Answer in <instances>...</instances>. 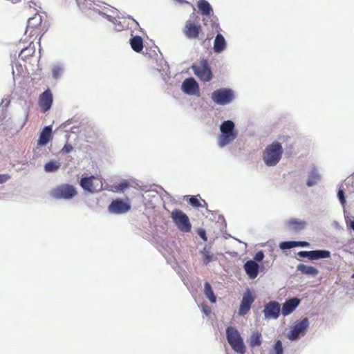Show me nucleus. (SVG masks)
I'll return each instance as SVG.
<instances>
[{
  "instance_id": "35",
  "label": "nucleus",
  "mask_w": 354,
  "mask_h": 354,
  "mask_svg": "<svg viewBox=\"0 0 354 354\" xmlns=\"http://www.w3.org/2000/svg\"><path fill=\"white\" fill-rule=\"evenodd\" d=\"M297 255L301 258H308L311 260V251H300Z\"/></svg>"
},
{
  "instance_id": "29",
  "label": "nucleus",
  "mask_w": 354,
  "mask_h": 354,
  "mask_svg": "<svg viewBox=\"0 0 354 354\" xmlns=\"http://www.w3.org/2000/svg\"><path fill=\"white\" fill-rule=\"evenodd\" d=\"M189 203L194 207H207V203L205 200L199 201L196 196H192L189 200Z\"/></svg>"
},
{
  "instance_id": "18",
  "label": "nucleus",
  "mask_w": 354,
  "mask_h": 354,
  "mask_svg": "<svg viewBox=\"0 0 354 354\" xmlns=\"http://www.w3.org/2000/svg\"><path fill=\"white\" fill-rule=\"evenodd\" d=\"M243 267L246 274L250 279H254L258 276L259 266L254 261H248Z\"/></svg>"
},
{
  "instance_id": "7",
  "label": "nucleus",
  "mask_w": 354,
  "mask_h": 354,
  "mask_svg": "<svg viewBox=\"0 0 354 354\" xmlns=\"http://www.w3.org/2000/svg\"><path fill=\"white\" fill-rule=\"evenodd\" d=\"M192 69L194 74L203 82H209L212 78V73L206 59H203L193 65Z\"/></svg>"
},
{
  "instance_id": "47",
  "label": "nucleus",
  "mask_w": 354,
  "mask_h": 354,
  "mask_svg": "<svg viewBox=\"0 0 354 354\" xmlns=\"http://www.w3.org/2000/svg\"><path fill=\"white\" fill-rule=\"evenodd\" d=\"M108 10H111V9H113V7H111L110 8H106Z\"/></svg>"
},
{
  "instance_id": "30",
  "label": "nucleus",
  "mask_w": 354,
  "mask_h": 354,
  "mask_svg": "<svg viewBox=\"0 0 354 354\" xmlns=\"http://www.w3.org/2000/svg\"><path fill=\"white\" fill-rule=\"evenodd\" d=\"M203 254V261L205 265L209 263L213 259V254L205 247L201 251Z\"/></svg>"
},
{
  "instance_id": "20",
  "label": "nucleus",
  "mask_w": 354,
  "mask_h": 354,
  "mask_svg": "<svg viewBox=\"0 0 354 354\" xmlns=\"http://www.w3.org/2000/svg\"><path fill=\"white\" fill-rule=\"evenodd\" d=\"M287 225L289 230L298 232L305 229L306 223L297 218H291L287 222Z\"/></svg>"
},
{
  "instance_id": "49",
  "label": "nucleus",
  "mask_w": 354,
  "mask_h": 354,
  "mask_svg": "<svg viewBox=\"0 0 354 354\" xmlns=\"http://www.w3.org/2000/svg\"><path fill=\"white\" fill-rule=\"evenodd\" d=\"M352 278H354V273L351 276Z\"/></svg>"
},
{
  "instance_id": "4",
  "label": "nucleus",
  "mask_w": 354,
  "mask_h": 354,
  "mask_svg": "<svg viewBox=\"0 0 354 354\" xmlns=\"http://www.w3.org/2000/svg\"><path fill=\"white\" fill-rule=\"evenodd\" d=\"M77 194L75 187L70 184H62L52 189L50 192L51 197L55 199L68 200Z\"/></svg>"
},
{
  "instance_id": "5",
  "label": "nucleus",
  "mask_w": 354,
  "mask_h": 354,
  "mask_svg": "<svg viewBox=\"0 0 354 354\" xmlns=\"http://www.w3.org/2000/svg\"><path fill=\"white\" fill-rule=\"evenodd\" d=\"M171 218L178 230L183 232L191 231L192 225L186 214L182 210L175 209L171 213Z\"/></svg>"
},
{
  "instance_id": "17",
  "label": "nucleus",
  "mask_w": 354,
  "mask_h": 354,
  "mask_svg": "<svg viewBox=\"0 0 354 354\" xmlns=\"http://www.w3.org/2000/svg\"><path fill=\"white\" fill-rule=\"evenodd\" d=\"M299 304L300 299L297 297L287 299L282 306L281 314L283 316H287L291 314L296 309V308L299 306Z\"/></svg>"
},
{
  "instance_id": "48",
  "label": "nucleus",
  "mask_w": 354,
  "mask_h": 354,
  "mask_svg": "<svg viewBox=\"0 0 354 354\" xmlns=\"http://www.w3.org/2000/svg\"><path fill=\"white\" fill-rule=\"evenodd\" d=\"M26 49H23L21 52V54H22Z\"/></svg>"
},
{
  "instance_id": "26",
  "label": "nucleus",
  "mask_w": 354,
  "mask_h": 354,
  "mask_svg": "<svg viewBox=\"0 0 354 354\" xmlns=\"http://www.w3.org/2000/svg\"><path fill=\"white\" fill-rule=\"evenodd\" d=\"M204 294L207 298L212 303H215L216 301V297L213 292L211 285L208 282H205L204 285Z\"/></svg>"
},
{
  "instance_id": "37",
  "label": "nucleus",
  "mask_w": 354,
  "mask_h": 354,
  "mask_svg": "<svg viewBox=\"0 0 354 354\" xmlns=\"http://www.w3.org/2000/svg\"><path fill=\"white\" fill-rule=\"evenodd\" d=\"M73 149V147L70 144H66L64 147L62 149V152L64 153H68L71 152Z\"/></svg>"
},
{
  "instance_id": "21",
  "label": "nucleus",
  "mask_w": 354,
  "mask_h": 354,
  "mask_svg": "<svg viewBox=\"0 0 354 354\" xmlns=\"http://www.w3.org/2000/svg\"><path fill=\"white\" fill-rule=\"evenodd\" d=\"M226 48V41L224 37L221 34L216 36L214 43V50L215 53H220Z\"/></svg>"
},
{
  "instance_id": "25",
  "label": "nucleus",
  "mask_w": 354,
  "mask_h": 354,
  "mask_svg": "<svg viewBox=\"0 0 354 354\" xmlns=\"http://www.w3.org/2000/svg\"><path fill=\"white\" fill-rule=\"evenodd\" d=\"M330 257V252L328 250H312L311 260L326 259Z\"/></svg>"
},
{
  "instance_id": "9",
  "label": "nucleus",
  "mask_w": 354,
  "mask_h": 354,
  "mask_svg": "<svg viewBox=\"0 0 354 354\" xmlns=\"http://www.w3.org/2000/svg\"><path fill=\"white\" fill-rule=\"evenodd\" d=\"M308 327L309 321L307 318L302 319L296 322L288 335V339L295 341L297 340L299 336L305 335Z\"/></svg>"
},
{
  "instance_id": "16",
  "label": "nucleus",
  "mask_w": 354,
  "mask_h": 354,
  "mask_svg": "<svg viewBox=\"0 0 354 354\" xmlns=\"http://www.w3.org/2000/svg\"><path fill=\"white\" fill-rule=\"evenodd\" d=\"M183 91L188 95H198L199 88L196 81L192 78H187L182 84Z\"/></svg>"
},
{
  "instance_id": "15",
  "label": "nucleus",
  "mask_w": 354,
  "mask_h": 354,
  "mask_svg": "<svg viewBox=\"0 0 354 354\" xmlns=\"http://www.w3.org/2000/svg\"><path fill=\"white\" fill-rule=\"evenodd\" d=\"M38 104L44 113L50 109L53 104V94L49 88L39 95Z\"/></svg>"
},
{
  "instance_id": "1",
  "label": "nucleus",
  "mask_w": 354,
  "mask_h": 354,
  "mask_svg": "<svg viewBox=\"0 0 354 354\" xmlns=\"http://www.w3.org/2000/svg\"><path fill=\"white\" fill-rule=\"evenodd\" d=\"M283 148L278 142H274L267 146L263 153V160L267 166L276 165L281 158Z\"/></svg>"
},
{
  "instance_id": "10",
  "label": "nucleus",
  "mask_w": 354,
  "mask_h": 354,
  "mask_svg": "<svg viewBox=\"0 0 354 354\" xmlns=\"http://www.w3.org/2000/svg\"><path fill=\"white\" fill-rule=\"evenodd\" d=\"M42 19L38 13L35 14L32 17L28 20L26 33L30 32V36H37L41 32Z\"/></svg>"
},
{
  "instance_id": "38",
  "label": "nucleus",
  "mask_w": 354,
  "mask_h": 354,
  "mask_svg": "<svg viewBox=\"0 0 354 354\" xmlns=\"http://www.w3.org/2000/svg\"><path fill=\"white\" fill-rule=\"evenodd\" d=\"M198 234L203 239V241H206L207 240L205 230L203 229H198Z\"/></svg>"
},
{
  "instance_id": "27",
  "label": "nucleus",
  "mask_w": 354,
  "mask_h": 354,
  "mask_svg": "<svg viewBox=\"0 0 354 354\" xmlns=\"http://www.w3.org/2000/svg\"><path fill=\"white\" fill-rule=\"evenodd\" d=\"M61 164L56 160H50L44 165V169L46 172H54L59 169Z\"/></svg>"
},
{
  "instance_id": "19",
  "label": "nucleus",
  "mask_w": 354,
  "mask_h": 354,
  "mask_svg": "<svg viewBox=\"0 0 354 354\" xmlns=\"http://www.w3.org/2000/svg\"><path fill=\"white\" fill-rule=\"evenodd\" d=\"M52 127H45L40 133L37 145L39 146L46 145L52 139Z\"/></svg>"
},
{
  "instance_id": "34",
  "label": "nucleus",
  "mask_w": 354,
  "mask_h": 354,
  "mask_svg": "<svg viewBox=\"0 0 354 354\" xmlns=\"http://www.w3.org/2000/svg\"><path fill=\"white\" fill-rule=\"evenodd\" d=\"M62 73V68L59 66H55L52 70L53 77L57 79L60 77Z\"/></svg>"
},
{
  "instance_id": "45",
  "label": "nucleus",
  "mask_w": 354,
  "mask_h": 354,
  "mask_svg": "<svg viewBox=\"0 0 354 354\" xmlns=\"http://www.w3.org/2000/svg\"><path fill=\"white\" fill-rule=\"evenodd\" d=\"M30 2L32 3V5H30V8L37 6V2L36 1H30Z\"/></svg>"
},
{
  "instance_id": "41",
  "label": "nucleus",
  "mask_w": 354,
  "mask_h": 354,
  "mask_svg": "<svg viewBox=\"0 0 354 354\" xmlns=\"http://www.w3.org/2000/svg\"><path fill=\"white\" fill-rule=\"evenodd\" d=\"M10 178L9 174H0V184L3 183Z\"/></svg>"
},
{
  "instance_id": "42",
  "label": "nucleus",
  "mask_w": 354,
  "mask_h": 354,
  "mask_svg": "<svg viewBox=\"0 0 354 354\" xmlns=\"http://www.w3.org/2000/svg\"><path fill=\"white\" fill-rule=\"evenodd\" d=\"M202 311L206 315H209L211 313V309L207 304H204L202 306Z\"/></svg>"
},
{
  "instance_id": "13",
  "label": "nucleus",
  "mask_w": 354,
  "mask_h": 354,
  "mask_svg": "<svg viewBox=\"0 0 354 354\" xmlns=\"http://www.w3.org/2000/svg\"><path fill=\"white\" fill-rule=\"evenodd\" d=\"M130 209V204L122 199L113 200L108 207L109 212L115 214H124L129 212Z\"/></svg>"
},
{
  "instance_id": "3",
  "label": "nucleus",
  "mask_w": 354,
  "mask_h": 354,
  "mask_svg": "<svg viewBox=\"0 0 354 354\" xmlns=\"http://www.w3.org/2000/svg\"><path fill=\"white\" fill-rule=\"evenodd\" d=\"M221 134L218 137V144L219 147H223L232 142L237 136L234 131V124L231 120L224 121L220 127Z\"/></svg>"
},
{
  "instance_id": "46",
  "label": "nucleus",
  "mask_w": 354,
  "mask_h": 354,
  "mask_svg": "<svg viewBox=\"0 0 354 354\" xmlns=\"http://www.w3.org/2000/svg\"><path fill=\"white\" fill-rule=\"evenodd\" d=\"M100 13L103 14V15H108V10H106V11H100Z\"/></svg>"
},
{
  "instance_id": "22",
  "label": "nucleus",
  "mask_w": 354,
  "mask_h": 354,
  "mask_svg": "<svg viewBox=\"0 0 354 354\" xmlns=\"http://www.w3.org/2000/svg\"><path fill=\"white\" fill-rule=\"evenodd\" d=\"M297 270L304 274L316 276L319 273L318 270L311 266H306L305 264H299L297 266Z\"/></svg>"
},
{
  "instance_id": "40",
  "label": "nucleus",
  "mask_w": 354,
  "mask_h": 354,
  "mask_svg": "<svg viewBox=\"0 0 354 354\" xmlns=\"http://www.w3.org/2000/svg\"><path fill=\"white\" fill-rule=\"evenodd\" d=\"M339 199L342 204H344L345 203V198H344V193L342 189H339L337 193Z\"/></svg>"
},
{
  "instance_id": "36",
  "label": "nucleus",
  "mask_w": 354,
  "mask_h": 354,
  "mask_svg": "<svg viewBox=\"0 0 354 354\" xmlns=\"http://www.w3.org/2000/svg\"><path fill=\"white\" fill-rule=\"evenodd\" d=\"M264 258V254L262 251H259L257 252L254 257V261H261Z\"/></svg>"
},
{
  "instance_id": "12",
  "label": "nucleus",
  "mask_w": 354,
  "mask_h": 354,
  "mask_svg": "<svg viewBox=\"0 0 354 354\" xmlns=\"http://www.w3.org/2000/svg\"><path fill=\"white\" fill-rule=\"evenodd\" d=\"M254 301V297L253 296L252 292L249 289H247L243 295V298L239 309V315L241 316H244L248 314Z\"/></svg>"
},
{
  "instance_id": "6",
  "label": "nucleus",
  "mask_w": 354,
  "mask_h": 354,
  "mask_svg": "<svg viewBox=\"0 0 354 354\" xmlns=\"http://www.w3.org/2000/svg\"><path fill=\"white\" fill-rule=\"evenodd\" d=\"M80 185L86 192L95 193L102 189L103 183L101 178L91 176L82 178Z\"/></svg>"
},
{
  "instance_id": "32",
  "label": "nucleus",
  "mask_w": 354,
  "mask_h": 354,
  "mask_svg": "<svg viewBox=\"0 0 354 354\" xmlns=\"http://www.w3.org/2000/svg\"><path fill=\"white\" fill-rule=\"evenodd\" d=\"M295 241H283L279 244V248L281 250H287L292 248H295Z\"/></svg>"
},
{
  "instance_id": "14",
  "label": "nucleus",
  "mask_w": 354,
  "mask_h": 354,
  "mask_svg": "<svg viewBox=\"0 0 354 354\" xmlns=\"http://www.w3.org/2000/svg\"><path fill=\"white\" fill-rule=\"evenodd\" d=\"M263 313L266 319H277L280 315L279 304L275 301L268 302L265 306Z\"/></svg>"
},
{
  "instance_id": "8",
  "label": "nucleus",
  "mask_w": 354,
  "mask_h": 354,
  "mask_svg": "<svg viewBox=\"0 0 354 354\" xmlns=\"http://www.w3.org/2000/svg\"><path fill=\"white\" fill-rule=\"evenodd\" d=\"M234 94L231 89L220 88L212 93V100L218 104H227L232 101Z\"/></svg>"
},
{
  "instance_id": "23",
  "label": "nucleus",
  "mask_w": 354,
  "mask_h": 354,
  "mask_svg": "<svg viewBox=\"0 0 354 354\" xmlns=\"http://www.w3.org/2000/svg\"><path fill=\"white\" fill-rule=\"evenodd\" d=\"M130 45L135 52L140 53L143 49V39L140 36H135L130 39Z\"/></svg>"
},
{
  "instance_id": "39",
  "label": "nucleus",
  "mask_w": 354,
  "mask_h": 354,
  "mask_svg": "<svg viewBox=\"0 0 354 354\" xmlns=\"http://www.w3.org/2000/svg\"><path fill=\"white\" fill-rule=\"evenodd\" d=\"M295 244H296V247H309L310 246V243L308 242L304 241H295Z\"/></svg>"
},
{
  "instance_id": "43",
  "label": "nucleus",
  "mask_w": 354,
  "mask_h": 354,
  "mask_svg": "<svg viewBox=\"0 0 354 354\" xmlns=\"http://www.w3.org/2000/svg\"><path fill=\"white\" fill-rule=\"evenodd\" d=\"M129 186V184L127 181L124 180L120 184H119V189L120 190H123L125 188H127Z\"/></svg>"
},
{
  "instance_id": "2",
  "label": "nucleus",
  "mask_w": 354,
  "mask_h": 354,
  "mask_svg": "<svg viewBox=\"0 0 354 354\" xmlns=\"http://www.w3.org/2000/svg\"><path fill=\"white\" fill-rule=\"evenodd\" d=\"M225 333L227 340L234 351L239 354H244L246 348L239 330L235 327L228 326Z\"/></svg>"
},
{
  "instance_id": "33",
  "label": "nucleus",
  "mask_w": 354,
  "mask_h": 354,
  "mask_svg": "<svg viewBox=\"0 0 354 354\" xmlns=\"http://www.w3.org/2000/svg\"><path fill=\"white\" fill-rule=\"evenodd\" d=\"M274 349L275 351V354H283V346L281 340H277L275 342Z\"/></svg>"
},
{
  "instance_id": "24",
  "label": "nucleus",
  "mask_w": 354,
  "mask_h": 354,
  "mask_svg": "<svg viewBox=\"0 0 354 354\" xmlns=\"http://www.w3.org/2000/svg\"><path fill=\"white\" fill-rule=\"evenodd\" d=\"M248 342L251 348L261 346L262 343L261 333L259 331L253 332L249 338Z\"/></svg>"
},
{
  "instance_id": "28",
  "label": "nucleus",
  "mask_w": 354,
  "mask_h": 354,
  "mask_svg": "<svg viewBox=\"0 0 354 354\" xmlns=\"http://www.w3.org/2000/svg\"><path fill=\"white\" fill-rule=\"evenodd\" d=\"M198 7L201 13L204 15H209L212 10L208 1H199Z\"/></svg>"
},
{
  "instance_id": "11",
  "label": "nucleus",
  "mask_w": 354,
  "mask_h": 354,
  "mask_svg": "<svg viewBox=\"0 0 354 354\" xmlns=\"http://www.w3.org/2000/svg\"><path fill=\"white\" fill-rule=\"evenodd\" d=\"M202 32V27L192 20H187L183 29V33L188 39H197Z\"/></svg>"
},
{
  "instance_id": "44",
  "label": "nucleus",
  "mask_w": 354,
  "mask_h": 354,
  "mask_svg": "<svg viewBox=\"0 0 354 354\" xmlns=\"http://www.w3.org/2000/svg\"><path fill=\"white\" fill-rule=\"evenodd\" d=\"M350 227L354 230V220L351 221L350 223Z\"/></svg>"
},
{
  "instance_id": "31",
  "label": "nucleus",
  "mask_w": 354,
  "mask_h": 354,
  "mask_svg": "<svg viewBox=\"0 0 354 354\" xmlns=\"http://www.w3.org/2000/svg\"><path fill=\"white\" fill-rule=\"evenodd\" d=\"M319 178V175L316 171H313L308 179L306 184L308 187L313 186L317 183Z\"/></svg>"
}]
</instances>
